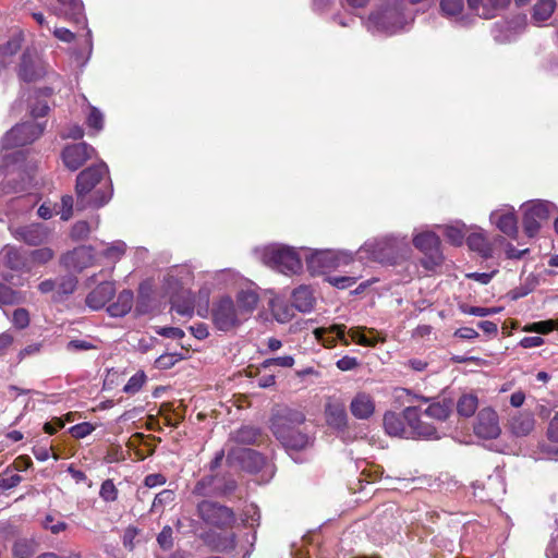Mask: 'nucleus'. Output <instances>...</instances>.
<instances>
[{
	"label": "nucleus",
	"mask_w": 558,
	"mask_h": 558,
	"mask_svg": "<svg viewBox=\"0 0 558 558\" xmlns=\"http://www.w3.org/2000/svg\"><path fill=\"white\" fill-rule=\"evenodd\" d=\"M19 77L27 83L35 82L44 76L45 71L35 52L26 50L19 65Z\"/></svg>",
	"instance_id": "nucleus-19"
},
{
	"label": "nucleus",
	"mask_w": 558,
	"mask_h": 558,
	"mask_svg": "<svg viewBox=\"0 0 558 558\" xmlns=\"http://www.w3.org/2000/svg\"><path fill=\"white\" fill-rule=\"evenodd\" d=\"M411 251L407 236L385 235L366 241L357 254L361 259L367 257L379 263L395 265L409 258Z\"/></svg>",
	"instance_id": "nucleus-4"
},
{
	"label": "nucleus",
	"mask_w": 558,
	"mask_h": 558,
	"mask_svg": "<svg viewBox=\"0 0 558 558\" xmlns=\"http://www.w3.org/2000/svg\"><path fill=\"white\" fill-rule=\"evenodd\" d=\"M53 12L69 21L80 23L83 19L84 5L82 0H57Z\"/></svg>",
	"instance_id": "nucleus-32"
},
{
	"label": "nucleus",
	"mask_w": 558,
	"mask_h": 558,
	"mask_svg": "<svg viewBox=\"0 0 558 558\" xmlns=\"http://www.w3.org/2000/svg\"><path fill=\"white\" fill-rule=\"evenodd\" d=\"M490 221L505 234L514 236L518 232V220L511 206H504L490 214Z\"/></svg>",
	"instance_id": "nucleus-21"
},
{
	"label": "nucleus",
	"mask_w": 558,
	"mask_h": 558,
	"mask_svg": "<svg viewBox=\"0 0 558 558\" xmlns=\"http://www.w3.org/2000/svg\"><path fill=\"white\" fill-rule=\"evenodd\" d=\"M246 529L250 526L252 529H255V526L259 525V510L256 505L251 504L250 506L246 505Z\"/></svg>",
	"instance_id": "nucleus-63"
},
{
	"label": "nucleus",
	"mask_w": 558,
	"mask_h": 558,
	"mask_svg": "<svg viewBox=\"0 0 558 558\" xmlns=\"http://www.w3.org/2000/svg\"><path fill=\"white\" fill-rule=\"evenodd\" d=\"M351 414L357 420H368L376 409L374 397L365 391H359L352 398L349 405Z\"/></svg>",
	"instance_id": "nucleus-22"
},
{
	"label": "nucleus",
	"mask_w": 558,
	"mask_h": 558,
	"mask_svg": "<svg viewBox=\"0 0 558 558\" xmlns=\"http://www.w3.org/2000/svg\"><path fill=\"white\" fill-rule=\"evenodd\" d=\"M78 280L74 275H65L62 276L57 281V294L62 299V296L72 294L77 287Z\"/></svg>",
	"instance_id": "nucleus-44"
},
{
	"label": "nucleus",
	"mask_w": 558,
	"mask_h": 558,
	"mask_svg": "<svg viewBox=\"0 0 558 558\" xmlns=\"http://www.w3.org/2000/svg\"><path fill=\"white\" fill-rule=\"evenodd\" d=\"M22 300L21 293L11 287L0 282V305L19 304Z\"/></svg>",
	"instance_id": "nucleus-46"
},
{
	"label": "nucleus",
	"mask_w": 558,
	"mask_h": 558,
	"mask_svg": "<svg viewBox=\"0 0 558 558\" xmlns=\"http://www.w3.org/2000/svg\"><path fill=\"white\" fill-rule=\"evenodd\" d=\"M327 280L331 286L338 289H347L355 283L356 278L349 276H330Z\"/></svg>",
	"instance_id": "nucleus-62"
},
{
	"label": "nucleus",
	"mask_w": 558,
	"mask_h": 558,
	"mask_svg": "<svg viewBox=\"0 0 558 558\" xmlns=\"http://www.w3.org/2000/svg\"><path fill=\"white\" fill-rule=\"evenodd\" d=\"M474 432L481 438H497L500 435L501 429L496 411L490 408L482 409L477 415Z\"/></svg>",
	"instance_id": "nucleus-17"
},
{
	"label": "nucleus",
	"mask_w": 558,
	"mask_h": 558,
	"mask_svg": "<svg viewBox=\"0 0 558 558\" xmlns=\"http://www.w3.org/2000/svg\"><path fill=\"white\" fill-rule=\"evenodd\" d=\"M146 381V375L143 371L135 373L125 384L123 391L129 395L138 392Z\"/></svg>",
	"instance_id": "nucleus-50"
},
{
	"label": "nucleus",
	"mask_w": 558,
	"mask_h": 558,
	"mask_svg": "<svg viewBox=\"0 0 558 558\" xmlns=\"http://www.w3.org/2000/svg\"><path fill=\"white\" fill-rule=\"evenodd\" d=\"M95 153L93 146L85 142L68 145L62 150V160L64 166L75 171L80 169L87 160H89Z\"/></svg>",
	"instance_id": "nucleus-16"
},
{
	"label": "nucleus",
	"mask_w": 558,
	"mask_h": 558,
	"mask_svg": "<svg viewBox=\"0 0 558 558\" xmlns=\"http://www.w3.org/2000/svg\"><path fill=\"white\" fill-rule=\"evenodd\" d=\"M327 424L336 429H343L348 424V414L343 402L338 399H328L325 405Z\"/></svg>",
	"instance_id": "nucleus-26"
},
{
	"label": "nucleus",
	"mask_w": 558,
	"mask_h": 558,
	"mask_svg": "<svg viewBox=\"0 0 558 558\" xmlns=\"http://www.w3.org/2000/svg\"><path fill=\"white\" fill-rule=\"evenodd\" d=\"M125 253V244L123 242H116L109 245L104 252L102 255L111 260H118Z\"/></svg>",
	"instance_id": "nucleus-57"
},
{
	"label": "nucleus",
	"mask_w": 558,
	"mask_h": 558,
	"mask_svg": "<svg viewBox=\"0 0 558 558\" xmlns=\"http://www.w3.org/2000/svg\"><path fill=\"white\" fill-rule=\"evenodd\" d=\"M45 130V124L28 121L16 124L2 138V146L5 149L25 146L36 141Z\"/></svg>",
	"instance_id": "nucleus-8"
},
{
	"label": "nucleus",
	"mask_w": 558,
	"mask_h": 558,
	"mask_svg": "<svg viewBox=\"0 0 558 558\" xmlns=\"http://www.w3.org/2000/svg\"><path fill=\"white\" fill-rule=\"evenodd\" d=\"M444 233L451 244L461 245L466 234V227L462 222H456L454 225L445 226Z\"/></svg>",
	"instance_id": "nucleus-43"
},
{
	"label": "nucleus",
	"mask_w": 558,
	"mask_h": 558,
	"mask_svg": "<svg viewBox=\"0 0 558 558\" xmlns=\"http://www.w3.org/2000/svg\"><path fill=\"white\" fill-rule=\"evenodd\" d=\"M114 293V283L104 281L87 294L85 303L92 310H100L113 298Z\"/></svg>",
	"instance_id": "nucleus-25"
},
{
	"label": "nucleus",
	"mask_w": 558,
	"mask_h": 558,
	"mask_svg": "<svg viewBox=\"0 0 558 558\" xmlns=\"http://www.w3.org/2000/svg\"><path fill=\"white\" fill-rule=\"evenodd\" d=\"M293 306L302 313H308L314 308L315 298L310 287L301 286L292 293Z\"/></svg>",
	"instance_id": "nucleus-36"
},
{
	"label": "nucleus",
	"mask_w": 558,
	"mask_h": 558,
	"mask_svg": "<svg viewBox=\"0 0 558 558\" xmlns=\"http://www.w3.org/2000/svg\"><path fill=\"white\" fill-rule=\"evenodd\" d=\"M88 108L89 112L86 118L87 126L95 132L101 131L104 129V114L94 106H89Z\"/></svg>",
	"instance_id": "nucleus-49"
},
{
	"label": "nucleus",
	"mask_w": 558,
	"mask_h": 558,
	"mask_svg": "<svg viewBox=\"0 0 558 558\" xmlns=\"http://www.w3.org/2000/svg\"><path fill=\"white\" fill-rule=\"evenodd\" d=\"M43 525L52 534H59L60 532H63L68 527V524L64 521H56L54 518L50 514L46 515Z\"/></svg>",
	"instance_id": "nucleus-58"
},
{
	"label": "nucleus",
	"mask_w": 558,
	"mask_h": 558,
	"mask_svg": "<svg viewBox=\"0 0 558 558\" xmlns=\"http://www.w3.org/2000/svg\"><path fill=\"white\" fill-rule=\"evenodd\" d=\"M468 8L483 19H493L499 14L510 0H466Z\"/></svg>",
	"instance_id": "nucleus-23"
},
{
	"label": "nucleus",
	"mask_w": 558,
	"mask_h": 558,
	"mask_svg": "<svg viewBox=\"0 0 558 558\" xmlns=\"http://www.w3.org/2000/svg\"><path fill=\"white\" fill-rule=\"evenodd\" d=\"M526 26V19L522 15H517L511 20L498 22L494 26V38L499 43L512 40L520 34Z\"/></svg>",
	"instance_id": "nucleus-20"
},
{
	"label": "nucleus",
	"mask_w": 558,
	"mask_h": 558,
	"mask_svg": "<svg viewBox=\"0 0 558 558\" xmlns=\"http://www.w3.org/2000/svg\"><path fill=\"white\" fill-rule=\"evenodd\" d=\"M233 476L229 471L226 474L204 475L196 482L192 493L202 497H230L238 488V483Z\"/></svg>",
	"instance_id": "nucleus-7"
},
{
	"label": "nucleus",
	"mask_w": 558,
	"mask_h": 558,
	"mask_svg": "<svg viewBox=\"0 0 558 558\" xmlns=\"http://www.w3.org/2000/svg\"><path fill=\"white\" fill-rule=\"evenodd\" d=\"M95 255L92 246L81 245L73 251L66 252L60 258L63 267L77 272L94 265Z\"/></svg>",
	"instance_id": "nucleus-15"
},
{
	"label": "nucleus",
	"mask_w": 558,
	"mask_h": 558,
	"mask_svg": "<svg viewBox=\"0 0 558 558\" xmlns=\"http://www.w3.org/2000/svg\"><path fill=\"white\" fill-rule=\"evenodd\" d=\"M259 306H262V310L258 311L256 316H254V319L262 323L270 322V314L266 308L267 299H260L257 293L256 286L253 282L246 280V313L250 311L258 310Z\"/></svg>",
	"instance_id": "nucleus-27"
},
{
	"label": "nucleus",
	"mask_w": 558,
	"mask_h": 558,
	"mask_svg": "<svg viewBox=\"0 0 558 558\" xmlns=\"http://www.w3.org/2000/svg\"><path fill=\"white\" fill-rule=\"evenodd\" d=\"M469 11L465 0H439V12L441 16L460 25L470 24Z\"/></svg>",
	"instance_id": "nucleus-18"
},
{
	"label": "nucleus",
	"mask_w": 558,
	"mask_h": 558,
	"mask_svg": "<svg viewBox=\"0 0 558 558\" xmlns=\"http://www.w3.org/2000/svg\"><path fill=\"white\" fill-rule=\"evenodd\" d=\"M556 7V0H538L532 10V21L538 25L547 21L555 12Z\"/></svg>",
	"instance_id": "nucleus-39"
},
{
	"label": "nucleus",
	"mask_w": 558,
	"mask_h": 558,
	"mask_svg": "<svg viewBox=\"0 0 558 558\" xmlns=\"http://www.w3.org/2000/svg\"><path fill=\"white\" fill-rule=\"evenodd\" d=\"M384 427L388 435L407 439H439L440 434L433 424L423 422L417 407H408L402 413L387 412Z\"/></svg>",
	"instance_id": "nucleus-2"
},
{
	"label": "nucleus",
	"mask_w": 558,
	"mask_h": 558,
	"mask_svg": "<svg viewBox=\"0 0 558 558\" xmlns=\"http://www.w3.org/2000/svg\"><path fill=\"white\" fill-rule=\"evenodd\" d=\"M304 421L305 416L301 411L288 407L276 405L271 412L270 428L277 437V425H281L282 429H284L287 434H290L299 428Z\"/></svg>",
	"instance_id": "nucleus-13"
},
{
	"label": "nucleus",
	"mask_w": 558,
	"mask_h": 558,
	"mask_svg": "<svg viewBox=\"0 0 558 558\" xmlns=\"http://www.w3.org/2000/svg\"><path fill=\"white\" fill-rule=\"evenodd\" d=\"M99 497L105 502H114L119 498V490L111 478L105 480L99 489Z\"/></svg>",
	"instance_id": "nucleus-45"
},
{
	"label": "nucleus",
	"mask_w": 558,
	"mask_h": 558,
	"mask_svg": "<svg viewBox=\"0 0 558 558\" xmlns=\"http://www.w3.org/2000/svg\"><path fill=\"white\" fill-rule=\"evenodd\" d=\"M211 319L215 327L221 331H229L240 324L234 302L229 296H222L213 304Z\"/></svg>",
	"instance_id": "nucleus-11"
},
{
	"label": "nucleus",
	"mask_w": 558,
	"mask_h": 558,
	"mask_svg": "<svg viewBox=\"0 0 558 558\" xmlns=\"http://www.w3.org/2000/svg\"><path fill=\"white\" fill-rule=\"evenodd\" d=\"M172 529L169 525L162 527L157 536V542L163 549H170L173 546Z\"/></svg>",
	"instance_id": "nucleus-60"
},
{
	"label": "nucleus",
	"mask_w": 558,
	"mask_h": 558,
	"mask_svg": "<svg viewBox=\"0 0 558 558\" xmlns=\"http://www.w3.org/2000/svg\"><path fill=\"white\" fill-rule=\"evenodd\" d=\"M349 337L352 341L364 347H374L376 343L375 339H371L363 333V329L360 327L351 328L348 331Z\"/></svg>",
	"instance_id": "nucleus-54"
},
{
	"label": "nucleus",
	"mask_w": 558,
	"mask_h": 558,
	"mask_svg": "<svg viewBox=\"0 0 558 558\" xmlns=\"http://www.w3.org/2000/svg\"><path fill=\"white\" fill-rule=\"evenodd\" d=\"M90 233V226L85 220L76 221L70 232V236L73 241H82L88 238Z\"/></svg>",
	"instance_id": "nucleus-52"
},
{
	"label": "nucleus",
	"mask_w": 558,
	"mask_h": 558,
	"mask_svg": "<svg viewBox=\"0 0 558 558\" xmlns=\"http://www.w3.org/2000/svg\"><path fill=\"white\" fill-rule=\"evenodd\" d=\"M14 236L31 246H38L47 240L48 232L41 225L33 223L17 228L14 232Z\"/></svg>",
	"instance_id": "nucleus-28"
},
{
	"label": "nucleus",
	"mask_w": 558,
	"mask_h": 558,
	"mask_svg": "<svg viewBox=\"0 0 558 558\" xmlns=\"http://www.w3.org/2000/svg\"><path fill=\"white\" fill-rule=\"evenodd\" d=\"M247 474L254 476L252 481L256 484L267 483L274 476V466L263 453L246 448V475Z\"/></svg>",
	"instance_id": "nucleus-14"
},
{
	"label": "nucleus",
	"mask_w": 558,
	"mask_h": 558,
	"mask_svg": "<svg viewBox=\"0 0 558 558\" xmlns=\"http://www.w3.org/2000/svg\"><path fill=\"white\" fill-rule=\"evenodd\" d=\"M253 254L265 265L286 275L298 274L302 269L299 252L291 246L275 243L257 247Z\"/></svg>",
	"instance_id": "nucleus-5"
},
{
	"label": "nucleus",
	"mask_w": 558,
	"mask_h": 558,
	"mask_svg": "<svg viewBox=\"0 0 558 558\" xmlns=\"http://www.w3.org/2000/svg\"><path fill=\"white\" fill-rule=\"evenodd\" d=\"M553 204L544 201H534L526 204L523 216L524 232L529 236H534L543 221L549 218Z\"/></svg>",
	"instance_id": "nucleus-12"
},
{
	"label": "nucleus",
	"mask_w": 558,
	"mask_h": 558,
	"mask_svg": "<svg viewBox=\"0 0 558 558\" xmlns=\"http://www.w3.org/2000/svg\"><path fill=\"white\" fill-rule=\"evenodd\" d=\"M414 398L423 402H429V405L424 410V414L437 422H445L452 411V401L446 398H426L423 396H415Z\"/></svg>",
	"instance_id": "nucleus-24"
},
{
	"label": "nucleus",
	"mask_w": 558,
	"mask_h": 558,
	"mask_svg": "<svg viewBox=\"0 0 558 558\" xmlns=\"http://www.w3.org/2000/svg\"><path fill=\"white\" fill-rule=\"evenodd\" d=\"M26 257L14 246H5L3 250V263L12 270H22L26 267Z\"/></svg>",
	"instance_id": "nucleus-40"
},
{
	"label": "nucleus",
	"mask_w": 558,
	"mask_h": 558,
	"mask_svg": "<svg viewBox=\"0 0 558 558\" xmlns=\"http://www.w3.org/2000/svg\"><path fill=\"white\" fill-rule=\"evenodd\" d=\"M20 50L17 41H8L5 45L0 46V71L7 66L13 57Z\"/></svg>",
	"instance_id": "nucleus-47"
},
{
	"label": "nucleus",
	"mask_w": 558,
	"mask_h": 558,
	"mask_svg": "<svg viewBox=\"0 0 558 558\" xmlns=\"http://www.w3.org/2000/svg\"><path fill=\"white\" fill-rule=\"evenodd\" d=\"M175 494L172 489H163L160 493H158L153 501L150 511H155L157 509H162L166 505L171 504L174 501Z\"/></svg>",
	"instance_id": "nucleus-53"
},
{
	"label": "nucleus",
	"mask_w": 558,
	"mask_h": 558,
	"mask_svg": "<svg viewBox=\"0 0 558 558\" xmlns=\"http://www.w3.org/2000/svg\"><path fill=\"white\" fill-rule=\"evenodd\" d=\"M73 197L71 195H63L61 197V219L66 221L69 220L73 215Z\"/></svg>",
	"instance_id": "nucleus-64"
},
{
	"label": "nucleus",
	"mask_w": 558,
	"mask_h": 558,
	"mask_svg": "<svg viewBox=\"0 0 558 558\" xmlns=\"http://www.w3.org/2000/svg\"><path fill=\"white\" fill-rule=\"evenodd\" d=\"M314 335L325 347L332 348L337 340H340L344 345H349V340L345 336L344 325H332L329 328H316Z\"/></svg>",
	"instance_id": "nucleus-31"
},
{
	"label": "nucleus",
	"mask_w": 558,
	"mask_h": 558,
	"mask_svg": "<svg viewBox=\"0 0 558 558\" xmlns=\"http://www.w3.org/2000/svg\"><path fill=\"white\" fill-rule=\"evenodd\" d=\"M12 322L19 329H24L29 324V314L25 308H16L13 312Z\"/></svg>",
	"instance_id": "nucleus-61"
},
{
	"label": "nucleus",
	"mask_w": 558,
	"mask_h": 558,
	"mask_svg": "<svg viewBox=\"0 0 558 558\" xmlns=\"http://www.w3.org/2000/svg\"><path fill=\"white\" fill-rule=\"evenodd\" d=\"M349 337L352 341L364 347H374L376 343L375 339H371L363 333V329L360 327L351 328L348 331Z\"/></svg>",
	"instance_id": "nucleus-55"
},
{
	"label": "nucleus",
	"mask_w": 558,
	"mask_h": 558,
	"mask_svg": "<svg viewBox=\"0 0 558 558\" xmlns=\"http://www.w3.org/2000/svg\"><path fill=\"white\" fill-rule=\"evenodd\" d=\"M133 303V292L125 289L118 294L117 300L107 307V311L112 317H123L132 310Z\"/></svg>",
	"instance_id": "nucleus-34"
},
{
	"label": "nucleus",
	"mask_w": 558,
	"mask_h": 558,
	"mask_svg": "<svg viewBox=\"0 0 558 558\" xmlns=\"http://www.w3.org/2000/svg\"><path fill=\"white\" fill-rule=\"evenodd\" d=\"M179 361L178 355L173 353L161 354L155 361V367L158 369H169Z\"/></svg>",
	"instance_id": "nucleus-59"
},
{
	"label": "nucleus",
	"mask_w": 558,
	"mask_h": 558,
	"mask_svg": "<svg viewBox=\"0 0 558 558\" xmlns=\"http://www.w3.org/2000/svg\"><path fill=\"white\" fill-rule=\"evenodd\" d=\"M414 20V12L403 0H389L373 11L366 28L374 34L393 35L407 28Z\"/></svg>",
	"instance_id": "nucleus-3"
},
{
	"label": "nucleus",
	"mask_w": 558,
	"mask_h": 558,
	"mask_svg": "<svg viewBox=\"0 0 558 558\" xmlns=\"http://www.w3.org/2000/svg\"><path fill=\"white\" fill-rule=\"evenodd\" d=\"M413 245L424 253L423 265L427 269H434L442 263V254L439 250V236L433 231H422L413 236Z\"/></svg>",
	"instance_id": "nucleus-9"
},
{
	"label": "nucleus",
	"mask_w": 558,
	"mask_h": 558,
	"mask_svg": "<svg viewBox=\"0 0 558 558\" xmlns=\"http://www.w3.org/2000/svg\"><path fill=\"white\" fill-rule=\"evenodd\" d=\"M75 194L78 210L108 204L113 194L108 166L100 161L82 170L76 177Z\"/></svg>",
	"instance_id": "nucleus-1"
},
{
	"label": "nucleus",
	"mask_w": 558,
	"mask_h": 558,
	"mask_svg": "<svg viewBox=\"0 0 558 558\" xmlns=\"http://www.w3.org/2000/svg\"><path fill=\"white\" fill-rule=\"evenodd\" d=\"M268 310H271L270 317L272 316L280 324H286L294 317V306L280 299H267Z\"/></svg>",
	"instance_id": "nucleus-35"
},
{
	"label": "nucleus",
	"mask_w": 558,
	"mask_h": 558,
	"mask_svg": "<svg viewBox=\"0 0 558 558\" xmlns=\"http://www.w3.org/2000/svg\"><path fill=\"white\" fill-rule=\"evenodd\" d=\"M468 245L472 251L477 252L482 257L493 256V247L483 232H474L466 239Z\"/></svg>",
	"instance_id": "nucleus-38"
},
{
	"label": "nucleus",
	"mask_w": 558,
	"mask_h": 558,
	"mask_svg": "<svg viewBox=\"0 0 558 558\" xmlns=\"http://www.w3.org/2000/svg\"><path fill=\"white\" fill-rule=\"evenodd\" d=\"M277 439L287 450L299 451L305 449L310 445V437L300 430V427L290 434L282 429L281 425H277Z\"/></svg>",
	"instance_id": "nucleus-29"
},
{
	"label": "nucleus",
	"mask_w": 558,
	"mask_h": 558,
	"mask_svg": "<svg viewBox=\"0 0 558 558\" xmlns=\"http://www.w3.org/2000/svg\"><path fill=\"white\" fill-rule=\"evenodd\" d=\"M54 257V252L50 247H40L31 252L29 258L33 264L45 265Z\"/></svg>",
	"instance_id": "nucleus-51"
},
{
	"label": "nucleus",
	"mask_w": 558,
	"mask_h": 558,
	"mask_svg": "<svg viewBox=\"0 0 558 558\" xmlns=\"http://www.w3.org/2000/svg\"><path fill=\"white\" fill-rule=\"evenodd\" d=\"M171 310L181 316H192L194 300L190 290H181L170 298Z\"/></svg>",
	"instance_id": "nucleus-33"
},
{
	"label": "nucleus",
	"mask_w": 558,
	"mask_h": 558,
	"mask_svg": "<svg viewBox=\"0 0 558 558\" xmlns=\"http://www.w3.org/2000/svg\"><path fill=\"white\" fill-rule=\"evenodd\" d=\"M510 432L517 437H524L532 433L535 427V417L532 412H517L508 423Z\"/></svg>",
	"instance_id": "nucleus-30"
},
{
	"label": "nucleus",
	"mask_w": 558,
	"mask_h": 558,
	"mask_svg": "<svg viewBox=\"0 0 558 558\" xmlns=\"http://www.w3.org/2000/svg\"><path fill=\"white\" fill-rule=\"evenodd\" d=\"M226 463L228 471L233 475H240L244 471V446L242 444H235L228 449Z\"/></svg>",
	"instance_id": "nucleus-37"
},
{
	"label": "nucleus",
	"mask_w": 558,
	"mask_h": 558,
	"mask_svg": "<svg viewBox=\"0 0 558 558\" xmlns=\"http://www.w3.org/2000/svg\"><path fill=\"white\" fill-rule=\"evenodd\" d=\"M477 408L478 398L474 393H463L457 401V412L463 417H471Z\"/></svg>",
	"instance_id": "nucleus-42"
},
{
	"label": "nucleus",
	"mask_w": 558,
	"mask_h": 558,
	"mask_svg": "<svg viewBox=\"0 0 558 558\" xmlns=\"http://www.w3.org/2000/svg\"><path fill=\"white\" fill-rule=\"evenodd\" d=\"M554 329H558V318L526 325L523 330L527 332L548 333Z\"/></svg>",
	"instance_id": "nucleus-48"
},
{
	"label": "nucleus",
	"mask_w": 558,
	"mask_h": 558,
	"mask_svg": "<svg viewBox=\"0 0 558 558\" xmlns=\"http://www.w3.org/2000/svg\"><path fill=\"white\" fill-rule=\"evenodd\" d=\"M37 550V543L33 538H17L12 545L13 558H31Z\"/></svg>",
	"instance_id": "nucleus-41"
},
{
	"label": "nucleus",
	"mask_w": 558,
	"mask_h": 558,
	"mask_svg": "<svg viewBox=\"0 0 558 558\" xmlns=\"http://www.w3.org/2000/svg\"><path fill=\"white\" fill-rule=\"evenodd\" d=\"M352 256L345 252L316 251L306 258L307 267L312 274H319L326 270L347 265Z\"/></svg>",
	"instance_id": "nucleus-10"
},
{
	"label": "nucleus",
	"mask_w": 558,
	"mask_h": 558,
	"mask_svg": "<svg viewBox=\"0 0 558 558\" xmlns=\"http://www.w3.org/2000/svg\"><path fill=\"white\" fill-rule=\"evenodd\" d=\"M197 515L209 529L227 531L233 527L236 518L234 511L217 501L204 499L197 504Z\"/></svg>",
	"instance_id": "nucleus-6"
},
{
	"label": "nucleus",
	"mask_w": 558,
	"mask_h": 558,
	"mask_svg": "<svg viewBox=\"0 0 558 558\" xmlns=\"http://www.w3.org/2000/svg\"><path fill=\"white\" fill-rule=\"evenodd\" d=\"M95 430V426L89 422H83L70 427L69 432L76 439L84 438Z\"/></svg>",
	"instance_id": "nucleus-56"
}]
</instances>
